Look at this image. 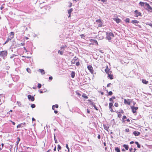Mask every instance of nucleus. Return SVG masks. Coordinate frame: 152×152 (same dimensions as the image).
I'll list each match as a JSON object with an SVG mask.
<instances>
[{"label":"nucleus","instance_id":"4be33fe9","mask_svg":"<svg viewBox=\"0 0 152 152\" xmlns=\"http://www.w3.org/2000/svg\"><path fill=\"white\" fill-rule=\"evenodd\" d=\"M77 60V58L76 57H74V59L72 60L71 61L72 64H74L75 63V61Z\"/></svg>","mask_w":152,"mask_h":152},{"label":"nucleus","instance_id":"39448f33","mask_svg":"<svg viewBox=\"0 0 152 152\" xmlns=\"http://www.w3.org/2000/svg\"><path fill=\"white\" fill-rule=\"evenodd\" d=\"M109 107L110 111L111 112H114L115 111L113 110V103L110 102L109 104Z\"/></svg>","mask_w":152,"mask_h":152},{"label":"nucleus","instance_id":"bb28decb","mask_svg":"<svg viewBox=\"0 0 152 152\" xmlns=\"http://www.w3.org/2000/svg\"><path fill=\"white\" fill-rule=\"evenodd\" d=\"M75 73L73 72V71H72L71 73V77L72 78H74L75 76Z\"/></svg>","mask_w":152,"mask_h":152},{"label":"nucleus","instance_id":"774afa93","mask_svg":"<svg viewBox=\"0 0 152 152\" xmlns=\"http://www.w3.org/2000/svg\"><path fill=\"white\" fill-rule=\"evenodd\" d=\"M51 149H49L47 151V152H51Z\"/></svg>","mask_w":152,"mask_h":152},{"label":"nucleus","instance_id":"a18cd8bd","mask_svg":"<svg viewBox=\"0 0 152 152\" xmlns=\"http://www.w3.org/2000/svg\"><path fill=\"white\" fill-rule=\"evenodd\" d=\"M80 36L82 38L85 37V36L84 34H82L80 35Z\"/></svg>","mask_w":152,"mask_h":152},{"label":"nucleus","instance_id":"e2e57ef3","mask_svg":"<svg viewBox=\"0 0 152 152\" xmlns=\"http://www.w3.org/2000/svg\"><path fill=\"white\" fill-rule=\"evenodd\" d=\"M97 137L99 139H100V134H99L98 136V137Z\"/></svg>","mask_w":152,"mask_h":152},{"label":"nucleus","instance_id":"473e14b6","mask_svg":"<svg viewBox=\"0 0 152 152\" xmlns=\"http://www.w3.org/2000/svg\"><path fill=\"white\" fill-rule=\"evenodd\" d=\"M130 20L129 18H126L125 20V21L126 23H129V22Z\"/></svg>","mask_w":152,"mask_h":152},{"label":"nucleus","instance_id":"3c124183","mask_svg":"<svg viewBox=\"0 0 152 152\" xmlns=\"http://www.w3.org/2000/svg\"><path fill=\"white\" fill-rule=\"evenodd\" d=\"M12 35H11L10 34V36H9V37H10L11 39H12V38H14V37H12Z\"/></svg>","mask_w":152,"mask_h":152},{"label":"nucleus","instance_id":"0e129e2a","mask_svg":"<svg viewBox=\"0 0 152 152\" xmlns=\"http://www.w3.org/2000/svg\"><path fill=\"white\" fill-rule=\"evenodd\" d=\"M56 146H55V148H54V151H56Z\"/></svg>","mask_w":152,"mask_h":152},{"label":"nucleus","instance_id":"4d7b16f0","mask_svg":"<svg viewBox=\"0 0 152 152\" xmlns=\"http://www.w3.org/2000/svg\"><path fill=\"white\" fill-rule=\"evenodd\" d=\"M66 47V45L63 46L61 47V49L64 48H65Z\"/></svg>","mask_w":152,"mask_h":152},{"label":"nucleus","instance_id":"e433bc0d","mask_svg":"<svg viewBox=\"0 0 152 152\" xmlns=\"http://www.w3.org/2000/svg\"><path fill=\"white\" fill-rule=\"evenodd\" d=\"M114 106L115 107H118L119 106V104L118 103L116 102L114 104Z\"/></svg>","mask_w":152,"mask_h":152},{"label":"nucleus","instance_id":"423d86ee","mask_svg":"<svg viewBox=\"0 0 152 152\" xmlns=\"http://www.w3.org/2000/svg\"><path fill=\"white\" fill-rule=\"evenodd\" d=\"M131 108L132 110V112L134 113H135L136 112V110L138 109L137 107H134V106H131Z\"/></svg>","mask_w":152,"mask_h":152},{"label":"nucleus","instance_id":"f3484780","mask_svg":"<svg viewBox=\"0 0 152 152\" xmlns=\"http://www.w3.org/2000/svg\"><path fill=\"white\" fill-rule=\"evenodd\" d=\"M146 2H143L140 1L139 3V4L142 7H145L146 5Z\"/></svg>","mask_w":152,"mask_h":152},{"label":"nucleus","instance_id":"c756f323","mask_svg":"<svg viewBox=\"0 0 152 152\" xmlns=\"http://www.w3.org/2000/svg\"><path fill=\"white\" fill-rule=\"evenodd\" d=\"M23 127V126H22V124H20L18 125L17 126V128H19L20 127Z\"/></svg>","mask_w":152,"mask_h":152},{"label":"nucleus","instance_id":"37998d69","mask_svg":"<svg viewBox=\"0 0 152 152\" xmlns=\"http://www.w3.org/2000/svg\"><path fill=\"white\" fill-rule=\"evenodd\" d=\"M63 53V52L62 51H61L60 50H59L58 51V53L60 54V55H62Z\"/></svg>","mask_w":152,"mask_h":152},{"label":"nucleus","instance_id":"f257e3e1","mask_svg":"<svg viewBox=\"0 0 152 152\" xmlns=\"http://www.w3.org/2000/svg\"><path fill=\"white\" fill-rule=\"evenodd\" d=\"M8 54L7 51L6 50L0 51V56L5 59Z\"/></svg>","mask_w":152,"mask_h":152},{"label":"nucleus","instance_id":"6e6d98bb","mask_svg":"<svg viewBox=\"0 0 152 152\" xmlns=\"http://www.w3.org/2000/svg\"><path fill=\"white\" fill-rule=\"evenodd\" d=\"M53 79V77L52 76H50L49 77V79L50 80H52Z\"/></svg>","mask_w":152,"mask_h":152},{"label":"nucleus","instance_id":"9b49d317","mask_svg":"<svg viewBox=\"0 0 152 152\" xmlns=\"http://www.w3.org/2000/svg\"><path fill=\"white\" fill-rule=\"evenodd\" d=\"M133 134L135 136H138L140 134V132L137 131H134L133 132Z\"/></svg>","mask_w":152,"mask_h":152},{"label":"nucleus","instance_id":"2eb2a0df","mask_svg":"<svg viewBox=\"0 0 152 152\" xmlns=\"http://www.w3.org/2000/svg\"><path fill=\"white\" fill-rule=\"evenodd\" d=\"M142 82L145 84H147L148 83V81H147L145 79H143L142 81Z\"/></svg>","mask_w":152,"mask_h":152},{"label":"nucleus","instance_id":"f8f14e48","mask_svg":"<svg viewBox=\"0 0 152 152\" xmlns=\"http://www.w3.org/2000/svg\"><path fill=\"white\" fill-rule=\"evenodd\" d=\"M108 77L110 78V79L111 80L113 79V75L112 74V73H108Z\"/></svg>","mask_w":152,"mask_h":152},{"label":"nucleus","instance_id":"c85d7f7f","mask_svg":"<svg viewBox=\"0 0 152 152\" xmlns=\"http://www.w3.org/2000/svg\"><path fill=\"white\" fill-rule=\"evenodd\" d=\"M11 39L10 38L8 37L6 42H4V45H5L9 41L11 40Z\"/></svg>","mask_w":152,"mask_h":152},{"label":"nucleus","instance_id":"4468645a","mask_svg":"<svg viewBox=\"0 0 152 152\" xmlns=\"http://www.w3.org/2000/svg\"><path fill=\"white\" fill-rule=\"evenodd\" d=\"M87 68L91 73L92 74H93L94 73V70L93 67H87Z\"/></svg>","mask_w":152,"mask_h":152},{"label":"nucleus","instance_id":"aec40b11","mask_svg":"<svg viewBox=\"0 0 152 152\" xmlns=\"http://www.w3.org/2000/svg\"><path fill=\"white\" fill-rule=\"evenodd\" d=\"M118 114V117L119 118H121L122 116V115L121 113V112H118L117 111L116 112Z\"/></svg>","mask_w":152,"mask_h":152},{"label":"nucleus","instance_id":"dca6fc26","mask_svg":"<svg viewBox=\"0 0 152 152\" xmlns=\"http://www.w3.org/2000/svg\"><path fill=\"white\" fill-rule=\"evenodd\" d=\"M113 20L117 23H119L121 21V20L119 19L118 18H115Z\"/></svg>","mask_w":152,"mask_h":152},{"label":"nucleus","instance_id":"1a4fd4ad","mask_svg":"<svg viewBox=\"0 0 152 152\" xmlns=\"http://www.w3.org/2000/svg\"><path fill=\"white\" fill-rule=\"evenodd\" d=\"M28 98L29 99H30L31 101H34V96H32L31 95H28Z\"/></svg>","mask_w":152,"mask_h":152},{"label":"nucleus","instance_id":"7c9ffc66","mask_svg":"<svg viewBox=\"0 0 152 152\" xmlns=\"http://www.w3.org/2000/svg\"><path fill=\"white\" fill-rule=\"evenodd\" d=\"M135 143L137 145L138 148H140V145L139 144L138 142H135Z\"/></svg>","mask_w":152,"mask_h":152},{"label":"nucleus","instance_id":"ddd939ff","mask_svg":"<svg viewBox=\"0 0 152 152\" xmlns=\"http://www.w3.org/2000/svg\"><path fill=\"white\" fill-rule=\"evenodd\" d=\"M127 118L126 117L125 115H124L122 118L121 121L122 123H125L126 120H125V119H126Z\"/></svg>","mask_w":152,"mask_h":152},{"label":"nucleus","instance_id":"412c9836","mask_svg":"<svg viewBox=\"0 0 152 152\" xmlns=\"http://www.w3.org/2000/svg\"><path fill=\"white\" fill-rule=\"evenodd\" d=\"M123 146L125 148L126 150H128L129 149V146L127 145L124 144L123 145Z\"/></svg>","mask_w":152,"mask_h":152},{"label":"nucleus","instance_id":"7ed1b4c3","mask_svg":"<svg viewBox=\"0 0 152 152\" xmlns=\"http://www.w3.org/2000/svg\"><path fill=\"white\" fill-rule=\"evenodd\" d=\"M144 7L147 10L149 11H152V8L150 6L149 4L147 3H146V5Z\"/></svg>","mask_w":152,"mask_h":152},{"label":"nucleus","instance_id":"a878e982","mask_svg":"<svg viewBox=\"0 0 152 152\" xmlns=\"http://www.w3.org/2000/svg\"><path fill=\"white\" fill-rule=\"evenodd\" d=\"M39 72L42 74H45V71L43 69H39Z\"/></svg>","mask_w":152,"mask_h":152},{"label":"nucleus","instance_id":"a211bd4d","mask_svg":"<svg viewBox=\"0 0 152 152\" xmlns=\"http://www.w3.org/2000/svg\"><path fill=\"white\" fill-rule=\"evenodd\" d=\"M132 23L135 24H137L139 23V21L137 20H132L131 21Z\"/></svg>","mask_w":152,"mask_h":152},{"label":"nucleus","instance_id":"de8ad7c7","mask_svg":"<svg viewBox=\"0 0 152 152\" xmlns=\"http://www.w3.org/2000/svg\"><path fill=\"white\" fill-rule=\"evenodd\" d=\"M125 131H126V132H129V129H128V128L126 129H125Z\"/></svg>","mask_w":152,"mask_h":152},{"label":"nucleus","instance_id":"58836bf2","mask_svg":"<svg viewBox=\"0 0 152 152\" xmlns=\"http://www.w3.org/2000/svg\"><path fill=\"white\" fill-rule=\"evenodd\" d=\"M69 5L68 6V7H71L72 6V3H71V2H69Z\"/></svg>","mask_w":152,"mask_h":152},{"label":"nucleus","instance_id":"f704fd0d","mask_svg":"<svg viewBox=\"0 0 152 152\" xmlns=\"http://www.w3.org/2000/svg\"><path fill=\"white\" fill-rule=\"evenodd\" d=\"M26 70L28 72V73H31V70H30V69L28 68H27V69H26Z\"/></svg>","mask_w":152,"mask_h":152},{"label":"nucleus","instance_id":"5fc2aeb1","mask_svg":"<svg viewBox=\"0 0 152 152\" xmlns=\"http://www.w3.org/2000/svg\"><path fill=\"white\" fill-rule=\"evenodd\" d=\"M132 150H133L132 148H130L129 149L130 152H132Z\"/></svg>","mask_w":152,"mask_h":152},{"label":"nucleus","instance_id":"79ce46f5","mask_svg":"<svg viewBox=\"0 0 152 152\" xmlns=\"http://www.w3.org/2000/svg\"><path fill=\"white\" fill-rule=\"evenodd\" d=\"M109 101L112 102V103H113L114 102L113 99L111 98H110L109 99Z\"/></svg>","mask_w":152,"mask_h":152},{"label":"nucleus","instance_id":"cd10ccee","mask_svg":"<svg viewBox=\"0 0 152 152\" xmlns=\"http://www.w3.org/2000/svg\"><path fill=\"white\" fill-rule=\"evenodd\" d=\"M82 96L83 98L86 99H87L88 98V96H87L85 94H84L82 95Z\"/></svg>","mask_w":152,"mask_h":152},{"label":"nucleus","instance_id":"8fccbe9b","mask_svg":"<svg viewBox=\"0 0 152 152\" xmlns=\"http://www.w3.org/2000/svg\"><path fill=\"white\" fill-rule=\"evenodd\" d=\"M147 25H148L152 27V23H150L147 24Z\"/></svg>","mask_w":152,"mask_h":152},{"label":"nucleus","instance_id":"c03bdc74","mask_svg":"<svg viewBox=\"0 0 152 152\" xmlns=\"http://www.w3.org/2000/svg\"><path fill=\"white\" fill-rule=\"evenodd\" d=\"M80 65V63L79 62H76V65L77 66H79Z\"/></svg>","mask_w":152,"mask_h":152},{"label":"nucleus","instance_id":"49530a36","mask_svg":"<svg viewBox=\"0 0 152 152\" xmlns=\"http://www.w3.org/2000/svg\"><path fill=\"white\" fill-rule=\"evenodd\" d=\"M35 107V105L34 104H32L31 105V107L32 108H34Z\"/></svg>","mask_w":152,"mask_h":152},{"label":"nucleus","instance_id":"bf43d9fd","mask_svg":"<svg viewBox=\"0 0 152 152\" xmlns=\"http://www.w3.org/2000/svg\"><path fill=\"white\" fill-rule=\"evenodd\" d=\"M100 1H101L102 2H104L107 1L106 0H100Z\"/></svg>","mask_w":152,"mask_h":152},{"label":"nucleus","instance_id":"680f3d73","mask_svg":"<svg viewBox=\"0 0 152 152\" xmlns=\"http://www.w3.org/2000/svg\"><path fill=\"white\" fill-rule=\"evenodd\" d=\"M10 121L12 122L13 125H15V123L14 122H13L11 121Z\"/></svg>","mask_w":152,"mask_h":152},{"label":"nucleus","instance_id":"c9c22d12","mask_svg":"<svg viewBox=\"0 0 152 152\" xmlns=\"http://www.w3.org/2000/svg\"><path fill=\"white\" fill-rule=\"evenodd\" d=\"M10 34L11 35H12V37H14V32H11Z\"/></svg>","mask_w":152,"mask_h":152},{"label":"nucleus","instance_id":"20e7f679","mask_svg":"<svg viewBox=\"0 0 152 152\" xmlns=\"http://www.w3.org/2000/svg\"><path fill=\"white\" fill-rule=\"evenodd\" d=\"M134 13L135 15V16L136 17H138L139 16L141 17L142 16L141 13L139 12L137 10H136L134 11Z\"/></svg>","mask_w":152,"mask_h":152},{"label":"nucleus","instance_id":"09e8293b","mask_svg":"<svg viewBox=\"0 0 152 152\" xmlns=\"http://www.w3.org/2000/svg\"><path fill=\"white\" fill-rule=\"evenodd\" d=\"M66 147L68 149V151H69V148L68 147V145L67 144L66 145Z\"/></svg>","mask_w":152,"mask_h":152},{"label":"nucleus","instance_id":"6ab92c4d","mask_svg":"<svg viewBox=\"0 0 152 152\" xmlns=\"http://www.w3.org/2000/svg\"><path fill=\"white\" fill-rule=\"evenodd\" d=\"M103 126H104V129L105 130H106L107 131H108V129L109 128V126H108V125H106V124H104Z\"/></svg>","mask_w":152,"mask_h":152},{"label":"nucleus","instance_id":"a19ab883","mask_svg":"<svg viewBox=\"0 0 152 152\" xmlns=\"http://www.w3.org/2000/svg\"><path fill=\"white\" fill-rule=\"evenodd\" d=\"M18 140L16 142H17V144H18L20 140V139L19 137H18Z\"/></svg>","mask_w":152,"mask_h":152},{"label":"nucleus","instance_id":"9d476101","mask_svg":"<svg viewBox=\"0 0 152 152\" xmlns=\"http://www.w3.org/2000/svg\"><path fill=\"white\" fill-rule=\"evenodd\" d=\"M105 71L107 74H108V73H112V71L110 70V69L108 68V67H106V69H105Z\"/></svg>","mask_w":152,"mask_h":152},{"label":"nucleus","instance_id":"13d9d810","mask_svg":"<svg viewBox=\"0 0 152 152\" xmlns=\"http://www.w3.org/2000/svg\"><path fill=\"white\" fill-rule=\"evenodd\" d=\"M110 85H111V83H109L107 84V87H110Z\"/></svg>","mask_w":152,"mask_h":152},{"label":"nucleus","instance_id":"f03ea898","mask_svg":"<svg viewBox=\"0 0 152 152\" xmlns=\"http://www.w3.org/2000/svg\"><path fill=\"white\" fill-rule=\"evenodd\" d=\"M114 37L113 34L112 32H110L107 34V38L108 40H111L112 37Z\"/></svg>","mask_w":152,"mask_h":152},{"label":"nucleus","instance_id":"864d4df0","mask_svg":"<svg viewBox=\"0 0 152 152\" xmlns=\"http://www.w3.org/2000/svg\"><path fill=\"white\" fill-rule=\"evenodd\" d=\"M16 56V55H15L13 54L10 57V58H12L13 57H14L15 56Z\"/></svg>","mask_w":152,"mask_h":152},{"label":"nucleus","instance_id":"4c0bfd02","mask_svg":"<svg viewBox=\"0 0 152 152\" xmlns=\"http://www.w3.org/2000/svg\"><path fill=\"white\" fill-rule=\"evenodd\" d=\"M113 94V92L112 91H110L108 92V95L109 96H111Z\"/></svg>","mask_w":152,"mask_h":152},{"label":"nucleus","instance_id":"72a5a7b5","mask_svg":"<svg viewBox=\"0 0 152 152\" xmlns=\"http://www.w3.org/2000/svg\"><path fill=\"white\" fill-rule=\"evenodd\" d=\"M61 149V147L59 145H58V151H59V150H60Z\"/></svg>","mask_w":152,"mask_h":152},{"label":"nucleus","instance_id":"ea45409f","mask_svg":"<svg viewBox=\"0 0 152 152\" xmlns=\"http://www.w3.org/2000/svg\"><path fill=\"white\" fill-rule=\"evenodd\" d=\"M42 85L41 84L38 83L37 87L39 88H40L41 87Z\"/></svg>","mask_w":152,"mask_h":152},{"label":"nucleus","instance_id":"0eeeda50","mask_svg":"<svg viewBox=\"0 0 152 152\" xmlns=\"http://www.w3.org/2000/svg\"><path fill=\"white\" fill-rule=\"evenodd\" d=\"M96 22L98 24V26L101 27L102 26V22L101 19H98L96 20Z\"/></svg>","mask_w":152,"mask_h":152},{"label":"nucleus","instance_id":"338daca9","mask_svg":"<svg viewBox=\"0 0 152 152\" xmlns=\"http://www.w3.org/2000/svg\"><path fill=\"white\" fill-rule=\"evenodd\" d=\"M113 99H115V96H112V97H111Z\"/></svg>","mask_w":152,"mask_h":152},{"label":"nucleus","instance_id":"2f4dec72","mask_svg":"<svg viewBox=\"0 0 152 152\" xmlns=\"http://www.w3.org/2000/svg\"><path fill=\"white\" fill-rule=\"evenodd\" d=\"M73 11V9L72 8H71L68 11V13L69 14H71V12Z\"/></svg>","mask_w":152,"mask_h":152},{"label":"nucleus","instance_id":"052dcab7","mask_svg":"<svg viewBox=\"0 0 152 152\" xmlns=\"http://www.w3.org/2000/svg\"><path fill=\"white\" fill-rule=\"evenodd\" d=\"M21 124H22V125H23L25 126H26V124L25 122H24L23 123H21Z\"/></svg>","mask_w":152,"mask_h":152},{"label":"nucleus","instance_id":"b1692460","mask_svg":"<svg viewBox=\"0 0 152 152\" xmlns=\"http://www.w3.org/2000/svg\"><path fill=\"white\" fill-rule=\"evenodd\" d=\"M90 40L91 42H93V41L94 42L96 43L97 45H98V42L96 40H94V39H90Z\"/></svg>","mask_w":152,"mask_h":152},{"label":"nucleus","instance_id":"5701e85b","mask_svg":"<svg viewBox=\"0 0 152 152\" xmlns=\"http://www.w3.org/2000/svg\"><path fill=\"white\" fill-rule=\"evenodd\" d=\"M58 105L57 104H55V105H53L52 106V109L53 110H54L55 107L56 108H58Z\"/></svg>","mask_w":152,"mask_h":152},{"label":"nucleus","instance_id":"393cba45","mask_svg":"<svg viewBox=\"0 0 152 152\" xmlns=\"http://www.w3.org/2000/svg\"><path fill=\"white\" fill-rule=\"evenodd\" d=\"M115 150L117 152H121L120 148L118 147H115Z\"/></svg>","mask_w":152,"mask_h":152},{"label":"nucleus","instance_id":"69168bd1","mask_svg":"<svg viewBox=\"0 0 152 152\" xmlns=\"http://www.w3.org/2000/svg\"><path fill=\"white\" fill-rule=\"evenodd\" d=\"M54 112L56 114H57L58 113V111L57 110H54Z\"/></svg>","mask_w":152,"mask_h":152},{"label":"nucleus","instance_id":"603ef678","mask_svg":"<svg viewBox=\"0 0 152 152\" xmlns=\"http://www.w3.org/2000/svg\"><path fill=\"white\" fill-rule=\"evenodd\" d=\"M76 94H77L79 96H80L81 95L80 94L79 92H78L76 91Z\"/></svg>","mask_w":152,"mask_h":152},{"label":"nucleus","instance_id":"6e6552de","mask_svg":"<svg viewBox=\"0 0 152 152\" xmlns=\"http://www.w3.org/2000/svg\"><path fill=\"white\" fill-rule=\"evenodd\" d=\"M124 103L126 104H128V105H130L131 102L130 101V99H124Z\"/></svg>","mask_w":152,"mask_h":152}]
</instances>
